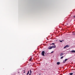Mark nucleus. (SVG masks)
Masks as SVG:
<instances>
[{"mask_svg": "<svg viewBox=\"0 0 75 75\" xmlns=\"http://www.w3.org/2000/svg\"><path fill=\"white\" fill-rule=\"evenodd\" d=\"M42 55V56H45L44 54H45V52L44 51H43L41 53Z\"/></svg>", "mask_w": 75, "mask_h": 75, "instance_id": "1", "label": "nucleus"}, {"mask_svg": "<svg viewBox=\"0 0 75 75\" xmlns=\"http://www.w3.org/2000/svg\"><path fill=\"white\" fill-rule=\"evenodd\" d=\"M67 60H68V59H66L64 60L63 61V63H65V62H66Z\"/></svg>", "mask_w": 75, "mask_h": 75, "instance_id": "2", "label": "nucleus"}, {"mask_svg": "<svg viewBox=\"0 0 75 75\" xmlns=\"http://www.w3.org/2000/svg\"><path fill=\"white\" fill-rule=\"evenodd\" d=\"M52 46L49 47H48V50H51V49H52Z\"/></svg>", "mask_w": 75, "mask_h": 75, "instance_id": "3", "label": "nucleus"}, {"mask_svg": "<svg viewBox=\"0 0 75 75\" xmlns=\"http://www.w3.org/2000/svg\"><path fill=\"white\" fill-rule=\"evenodd\" d=\"M71 52H72V53H75V51L74 50H71Z\"/></svg>", "mask_w": 75, "mask_h": 75, "instance_id": "4", "label": "nucleus"}, {"mask_svg": "<svg viewBox=\"0 0 75 75\" xmlns=\"http://www.w3.org/2000/svg\"><path fill=\"white\" fill-rule=\"evenodd\" d=\"M52 48H55L56 47V46L55 45H54V46H52Z\"/></svg>", "mask_w": 75, "mask_h": 75, "instance_id": "5", "label": "nucleus"}, {"mask_svg": "<svg viewBox=\"0 0 75 75\" xmlns=\"http://www.w3.org/2000/svg\"><path fill=\"white\" fill-rule=\"evenodd\" d=\"M64 55V53H62L60 54V57H61V56H62V55Z\"/></svg>", "mask_w": 75, "mask_h": 75, "instance_id": "6", "label": "nucleus"}, {"mask_svg": "<svg viewBox=\"0 0 75 75\" xmlns=\"http://www.w3.org/2000/svg\"><path fill=\"white\" fill-rule=\"evenodd\" d=\"M67 47H69V46H68V45H66L65 47H64V48H65Z\"/></svg>", "mask_w": 75, "mask_h": 75, "instance_id": "7", "label": "nucleus"}, {"mask_svg": "<svg viewBox=\"0 0 75 75\" xmlns=\"http://www.w3.org/2000/svg\"><path fill=\"white\" fill-rule=\"evenodd\" d=\"M60 64V62H57V65H59Z\"/></svg>", "mask_w": 75, "mask_h": 75, "instance_id": "8", "label": "nucleus"}, {"mask_svg": "<svg viewBox=\"0 0 75 75\" xmlns=\"http://www.w3.org/2000/svg\"><path fill=\"white\" fill-rule=\"evenodd\" d=\"M29 72H30V71H28V73H27V75H28V74H29Z\"/></svg>", "mask_w": 75, "mask_h": 75, "instance_id": "9", "label": "nucleus"}, {"mask_svg": "<svg viewBox=\"0 0 75 75\" xmlns=\"http://www.w3.org/2000/svg\"><path fill=\"white\" fill-rule=\"evenodd\" d=\"M31 59H32V58H30L29 59V61H31Z\"/></svg>", "mask_w": 75, "mask_h": 75, "instance_id": "10", "label": "nucleus"}, {"mask_svg": "<svg viewBox=\"0 0 75 75\" xmlns=\"http://www.w3.org/2000/svg\"><path fill=\"white\" fill-rule=\"evenodd\" d=\"M30 74H32V71H31V69L30 70Z\"/></svg>", "mask_w": 75, "mask_h": 75, "instance_id": "11", "label": "nucleus"}, {"mask_svg": "<svg viewBox=\"0 0 75 75\" xmlns=\"http://www.w3.org/2000/svg\"><path fill=\"white\" fill-rule=\"evenodd\" d=\"M70 75H73V73H70Z\"/></svg>", "mask_w": 75, "mask_h": 75, "instance_id": "12", "label": "nucleus"}, {"mask_svg": "<svg viewBox=\"0 0 75 75\" xmlns=\"http://www.w3.org/2000/svg\"><path fill=\"white\" fill-rule=\"evenodd\" d=\"M64 58V57L62 56V57L60 58H61V59H62V58Z\"/></svg>", "mask_w": 75, "mask_h": 75, "instance_id": "13", "label": "nucleus"}, {"mask_svg": "<svg viewBox=\"0 0 75 75\" xmlns=\"http://www.w3.org/2000/svg\"><path fill=\"white\" fill-rule=\"evenodd\" d=\"M64 41V40H63L62 41L61 40H60L59 41L60 42H62V41Z\"/></svg>", "mask_w": 75, "mask_h": 75, "instance_id": "14", "label": "nucleus"}, {"mask_svg": "<svg viewBox=\"0 0 75 75\" xmlns=\"http://www.w3.org/2000/svg\"><path fill=\"white\" fill-rule=\"evenodd\" d=\"M52 45H55V43H52Z\"/></svg>", "mask_w": 75, "mask_h": 75, "instance_id": "15", "label": "nucleus"}, {"mask_svg": "<svg viewBox=\"0 0 75 75\" xmlns=\"http://www.w3.org/2000/svg\"><path fill=\"white\" fill-rule=\"evenodd\" d=\"M74 18H75V15L74 16Z\"/></svg>", "mask_w": 75, "mask_h": 75, "instance_id": "16", "label": "nucleus"}, {"mask_svg": "<svg viewBox=\"0 0 75 75\" xmlns=\"http://www.w3.org/2000/svg\"><path fill=\"white\" fill-rule=\"evenodd\" d=\"M29 75H31V73L30 74H29Z\"/></svg>", "mask_w": 75, "mask_h": 75, "instance_id": "17", "label": "nucleus"}, {"mask_svg": "<svg viewBox=\"0 0 75 75\" xmlns=\"http://www.w3.org/2000/svg\"><path fill=\"white\" fill-rule=\"evenodd\" d=\"M52 52H51V53H52Z\"/></svg>", "mask_w": 75, "mask_h": 75, "instance_id": "18", "label": "nucleus"}, {"mask_svg": "<svg viewBox=\"0 0 75 75\" xmlns=\"http://www.w3.org/2000/svg\"><path fill=\"white\" fill-rule=\"evenodd\" d=\"M25 72L24 71V73H25Z\"/></svg>", "mask_w": 75, "mask_h": 75, "instance_id": "19", "label": "nucleus"}, {"mask_svg": "<svg viewBox=\"0 0 75 75\" xmlns=\"http://www.w3.org/2000/svg\"><path fill=\"white\" fill-rule=\"evenodd\" d=\"M74 35H75V33L74 34Z\"/></svg>", "mask_w": 75, "mask_h": 75, "instance_id": "20", "label": "nucleus"}]
</instances>
